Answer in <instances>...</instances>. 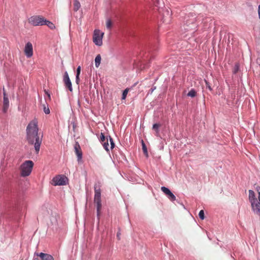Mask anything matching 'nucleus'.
<instances>
[{
  "mask_svg": "<svg viewBox=\"0 0 260 260\" xmlns=\"http://www.w3.org/2000/svg\"><path fill=\"white\" fill-rule=\"evenodd\" d=\"M107 139H108L107 138H106L103 133H101L100 140L101 142L103 144L104 142H105L107 141Z\"/></svg>",
  "mask_w": 260,
  "mask_h": 260,
  "instance_id": "nucleus-21",
  "label": "nucleus"
},
{
  "mask_svg": "<svg viewBox=\"0 0 260 260\" xmlns=\"http://www.w3.org/2000/svg\"><path fill=\"white\" fill-rule=\"evenodd\" d=\"M161 190L171 201L176 200L175 196L168 188L162 186L161 187Z\"/></svg>",
  "mask_w": 260,
  "mask_h": 260,
  "instance_id": "nucleus-9",
  "label": "nucleus"
},
{
  "mask_svg": "<svg viewBox=\"0 0 260 260\" xmlns=\"http://www.w3.org/2000/svg\"><path fill=\"white\" fill-rule=\"evenodd\" d=\"M24 53L27 58H30L33 55V47L31 42H28L25 45Z\"/></svg>",
  "mask_w": 260,
  "mask_h": 260,
  "instance_id": "nucleus-8",
  "label": "nucleus"
},
{
  "mask_svg": "<svg viewBox=\"0 0 260 260\" xmlns=\"http://www.w3.org/2000/svg\"><path fill=\"white\" fill-rule=\"evenodd\" d=\"M37 256H39L41 260H54V257L50 254L41 252L40 253H35Z\"/></svg>",
  "mask_w": 260,
  "mask_h": 260,
  "instance_id": "nucleus-13",
  "label": "nucleus"
},
{
  "mask_svg": "<svg viewBox=\"0 0 260 260\" xmlns=\"http://www.w3.org/2000/svg\"><path fill=\"white\" fill-rule=\"evenodd\" d=\"M44 112H45V114H49L50 113V110L48 108H46V107H44Z\"/></svg>",
  "mask_w": 260,
  "mask_h": 260,
  "instance_id": "nucleus-27",
  "label": "nucleus"
},
{
  "mask_svg": "<svg viewBox=\"0 0 260 260\" xmlns=\"http://www.w3.org/2000/svg\"><path fill=\"white\" fill-rule=\"evenodd\" d=\"M101 185L95 184L94 187V203L96 204L97 215L100 216V211L102 208V202H101V190L100 189Z\"/></svg>",
  "mask_w": 260,
  "mask_h": 260,
  "instance_id": "nucleus-3",
  "label": "nucleus"
},
{
  "mask_svg": "<svg viewBox=\"0 0 260 260\" xmlns=\"http://www.w3.org/2000/svg\"><path fill=\"white\" fill-rule=\"evenodd\" d=\"M81 72V67L78 66L77 69V74H76V82L77 84L79 83L80 79H79V75Z\"/></svg>",
  "mask_w": 260,
  "mask_h": 260,
  "instance_id": "nucleus-17",
  "label": "nucleus"
},
{
  "mask_svg": "<svg viewBox=\"0 0 260 260\" xmlns=\"http://www.w3.org/2000/svg\"><path fill=\"white\" fill-rule=\"evenodd\" d=\"M120 233H117V238H118V239L119 240L120 239Z\"/></svg>",
  "mask_w": 260,
  "mask_h": 260,
  "instance_id": "nucleus-29",
  "label": "nucleus"
},
{
  "mask_svg": "<svg viewBox=\"0 0 260 260\" xmlns=\"http://www.w3.org/2000/svg\"><path fill=\"white\" fill-rule=\"evenodd\" d=\"M106 26L107 28L110 29L112 26V22L110 20H108L106 22Z\"/></svg>",
  "mask_w": 260,
  "mask_h": 260,
  "instance_id": "nucleus-25",
  "label": "nucleus"
},
{
  "mask_svg": "<svg viewBox=\"0 0 260 260\" xmlns=\"http://www.w3.org/2000/svg\"><path fill=\"white\" fill-rule=\"evenodd\" d=\"M258 16L260 19V5L258 7Z\"/></svg>",
  "mask_w": 260,
  "mask_h": 260,
  "instance_id": "nucleus-28",
  "label": "nucleus"
},
{
  "mask_svg": "<svg viewBox=\"0 0 260 260\" xmlns=\"http://www.w3.org/2000/svg\"><path fill=\"white\" fill-rule=\"evenodd\" d=\"M74 10L77 11L81 7L80 3L77 0H74L73 3Z\"/></svg>",
  "mask_w": 260,
  "mask_h": 260,
  "instance_id": "nucleus-15",
  "label": "nucleus"
},
{
  "mask_svg": "<svg viewBox=\"0 0 260 260\" xmlns=\"http://www.w3.org/2000/svg\"><path fill=\"white\" fill-rule=\"evenodd\" d=\"M199 216L201 219H204L205 218L204 212L203 210H201L199 212Z\"/></svg>",
  "mask_w": 260,
  "mask_h": 260,
  "instance_id": "nucleus-24",
  "label": "nucleus"
},
{
  "mask_svg": "<svg viewBox=\"0 0 260 260\" xmlns=\"http://www.w3.org/2000/svg\"><path fill=\"white\" fill-rule=\"evenodd\" d=\"M187 96L194 98L197 95V92L194 89H191L187 93Z\"/></svg>",
  "mask_w": 260,
  "mask_h": 260,
  "instance_id": "nucleus-19",
  "label": "nucleus"
},
{
  "mask_svg": "<svg viewBox=\"0 0 260 260\" xmlns=\"http://www.w3.org/2000/svg\"><path fill=\"white\" fill-rule=\"evenodd\" d=\"M67 180V177L63 176L58 175L53 178L52 184L54 186L63 185L66 184Z\"/></svg>",
  "mask_w": 260,
  "mask_h": 260,
  "instance_id": "nucleus-7",
  "label": "nucleus"
},
{
  "mask_svg": "<svg viewBox=\"0 0 260 260\" xmlns=\"http://www.w3.org/2000/svg\"><path fill=\"white\" fill-rule=\"evenodd\" d=\"M45 18L41 16H32L28 19V22L34 26L44 25Z\"/></svg>",
  "mask_w": 260,
  "mask_h": 260,
  "instance_id": "nucleus-5",
  "label": "nucleus"
},
{
  "mask_svg": "<svg viewBox=\"0 0 260 260\" xmlns=\"http://www.w3.org/2000/svg\"><path fill=\"white\" fill-rule=\"evenodd\" d=\"M34 162L31 160L25 161L20 166L21 175L23 177L28 176L31 172Z\"/></svg>",
  "mask_w": 260,
  "mask_h": 260,
  "instance_id": "nucleus-4",
  "label": "nucleus"
},
{
  "mask_svg": "<svg viewBox=\"0 0 260 260\" xmlns=\"http://www.w3.org/2000/svg\"><path fill=\"white\" fill-rule=\"evenodd\" d=\"M101 60V57L100 54H98L95 58V65L96 68L99 67Z\"/></svg>",
  "mask_w": 260,
  "mask_h": 260,
  "instance_id": "nucleus-18",
  "label": "nucleus"
},
{
  "mask_svg": "<svg viewBox=\"0 0 260 260\" xmlns=\"http://www.w3.org/2000/svg\"><path fill=\"white\" fill-rule=\"evenodd\" d=\"M258 201L255 197L254 192L252 190H249V200L251 203L252 210L253 212L260 216V191H258Z\"/></svg>",
  "mask_w": 260,
  "mask_h": 260,
  "instance_id": "nucleus-2",
  "label": "nucleus"
},
{
  "mask_svg": "<svg viewBox=\"0 0 260 260\" xmlns=\"http://www.w3.org/2000/svg\"><path fill=\"white\" fill-rule=\"evenodd\" d=\"M142 150L144 152V154L147 157L148 156V152L146 146L145 145V143H144L143 141H142Z\"/></svg>",
  "mask_w": 260,
  "mask_h": 260,
  "instance_id": "nucleus-20",
  "label": "nucleus"
},
{
  "mask_svg": "<svg viewBox=\"0 0 260 260\" xmlns=\"http://www.w3.org/2000/svg\"><path fill=\"white\" fill-rule=\"evenodd\" d=\"M46 93L47 94L48 98H50V94L47 92H46Z\"/></svg>",
  "mask_w": 260,
  "mask_h": 260,
  "instance_id": "nucleus-31",
  "label": "nucleus"
},
{
  "mask_svg": "<svg viewBox=\"0 0 260 260\" xmlns=\"http://www.w3.org/2000/svg\"><path fill=\"white\" fill-rule=\"evenodd\" d=\"M74 148L75 153L78 157V160L79 161L82 158V152L80 145L78 142L75 143Z\"/></svg>",
  "mask_w": 260,
  "mask_h": 260,
  "instance_id": "nucleus-12",
  "label": "nucleus"
},
{
  "mask_svg": "<svg viewBox=\"0 0 260 260\" xmlns=\"http://www.w3.org/2000/svg\"><path fill=\"white\" fill-rule=\"evenodd\" d=\"M3 94H4L3 111L4 112H6L9 108V101L8 97L7 96V95H6V92H5L4 89H3Z\"/></svg>",
  "mask_w": 260,
  "mask_h": 260,
  "instance_id": "nucleus-14",
  "label": "nucleus"
},
{
  "mask_svg": "<svg viewBox=\"0 0 260 260\" xmlns=\"http://www.w3.org/2000/svg\"><path fill=\"white\" fill-rule=\"evenodd\" d=\"M128 90L129 89L128 88H126L123 91V93H122V100H125L126 97V95L127 94V93L128 92Z\"/></svg>",
  "mask_w": 260,
  "mask_h": 260,
  "instance_id": "nucleus-23",
  "label": "nucleus"
},
{
  "mask_svg": "<svg viewBox=\"0 0 260 260\" xmlns=\"http://www.w3.org/2000/svg\"><path fill=\"white\" fill-rule=\"evenodd\" d=\"M155 89V87H154V88H152L151 89V93H152Z\"/></svg>",
  "mask_w": 260,
  "mask_h": 260,
  "instance_id": "nucleus-30",
  "label": "nucleus"
},
{
  "mask_svg": "<svg viewBox=\"0 0 260 260\" xmlns=\"http://www.w3.org/2000/svg\"><path fill=\"white\" fill-rule=\"evenodd\" d=\"M160 126V125L158 123H155L153 125L152 128H153V129H154L156 131V133L157 134L158 133V129Z\"/></svg>",
  "mask_w": 260,
  "mask_h": 260,
  "instance_id": "nucleus-22",
  "label": "nucleus"
},
{
  "mask_svg": "<svg viewBox=\"0 0 260 260\" xmlns=\"http://www.w3.org/2000/svg\"><path fill=\"white\" fill-rule=\"evenodd\" d=\"M45 22H44V25H47L51 29H53L55 28V26L53 23L47 20L46 19H45Z\"/></svg>",
  "mask_w": 260,
  "mask_h": 260,
  "instance_id": "nucleus-16",
  "label": "nucleus"
},
{
  "mask_svg": "<svg viewBox=\"0 0 260 260\" xmlns=\"http://www.w3.org/2000/svg\"><path fill=\"white\" fill-rule=\"evenodd\" d=\"M109 141L110 142V146H109V143H108V139H107V141H105V142H104V143L102 144L104 149L107 151H109V149H112L114 148L115 144L113 142V140L112 138L109 136Z\"/></svg>",
  "mask_w": 260,
  "mask_h": 260,
  "instance_id": "nucleus-11",
  "label": "nucleus"
},
{
  "mask_svg": "<svg viewBox=\"0 0 260 260\" xmlns=\"http://www.w3.org/2000/svg\"><path fill=\"white\" fill-rule=\"evenodd\" d=\"M63 82L66 87L68 88L70 91H72L73 88L72 86V83L70 79L69 75L67 72L64 73L63 77Z\"/></svg>",
  "mask_w": 260,
  "mask_h": 260,
  "instance_id": "nucleus-10",
  "label": "nucleus"
},
{
  "mask_svg": "<svg viewBox=\"0 0 260 260\" xmlns=\"http://www.w3.org/2000/svg\"><path fill=\"white\" fill-rule=\"evenodd\" d=\"M26 139L29 145L34 146L35 152L38 154L42 144L43 135L39 133L38 121L36 119L31 120L26 129Z\"/></svg>",
  "mask_w": 260,
  "mask_h": 260,
  "instance_id": "nucleus-1",
  "label": "nucleus"
},
{
  "mask_svg": "<svg viewBox=\"0 0 260 260\" xmlns=\"http://www.w3.org/2000/svg\"><path fill=\"white\" fill-rule=\"evenodd\" d=\"M205 83H206L207 88H208L210 91H212V88H211L209 83L207 81L205 80Z\"/></svg>",
  "mask_w": 260,
  "mask_h": 260,
  "instance_id": "nucleus-26",
  "label": "nucleus"
},
{
  "mask_svg": "<svg viewBox=\"0 0 260 260\" xmlns=\"http://www.w3.org/2000/svg\"><path fill=\"white\" fill-rule=\"evenodd\" d=\"M104 33L99 29H95L94 31L93 35V42L97 45L101 46L103 44V37Z\"/></svg>",
  "mask_w": 260,
  "mask_h": 260,
  "instance_id": "nucleus-6",
  "label": "nucleus"
}]
</instances>
